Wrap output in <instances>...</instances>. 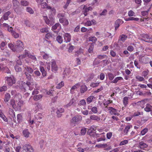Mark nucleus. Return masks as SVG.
<instances>
[{
	"label": "nucleus",
	"instance_id": "c85d7f7f",
	"mask_svg": "<svg viewBox=\"0 0 152 152\" xmlns=\"http://www.w3.org/2000/svg\"><path fill=\"white\" fill-rule=\"evenodd\" d=\"M0 117H1L4 121L5 122H7V119L4 115L2 111L1 110H0Z\"/></svg>",
	"mask_w": 152,
	"mask_h": 152
},
{
	"label": "nucleus",
	"instance_id": "39448f33",
	"mask_svg": "<svg viewBox=\"0 0 152 152\" xmlns=\"http://www.w3.org/2000/svg\"><path fill=\"white\" fill-rule=\"evenodd\" d=\"M24 150L27 152H34V150L33 147L29 144H26L23 146Z\"/></svg>",
	"mask_w": 152,
	"mask_h": 152
},
{
	"label": "nucleus",
	"instance_id": "864d4df0",
	"mask_svg": "<svg viewBox=\"0 0 152 152\" xmlns=\"http://www.w3.org/2000/svg\"><path fill=\"white\" fill-rule=\"evenodd\" d=\"M12 3L13 6L15 7H17L18 6L19 2L17 0H13Z\"/></svg>",
	"mask_w": 152,
	"mask_h": 152
},
{
	"label": "nucleus",
	"instance_id": "e2e57ef3",
	"mask_svg": "<svg viewBox=\"0 0 152 152\" xmlns=\"http://www.w3.org/2000/svg\"><path fill=\"white\" fill-rule=\"evenodd\" d=\"M128 142V140H125L121 141L120 144V145H123L127 144Z\"/></svg>",
	"mask_w": 152,
	"mask_h": 152
},
{
	"label": "nucleus",
	"instance_id": "5fc2aeb1",
	"mask_svg": "<svg viewBox=\"0 0 152 152\" xmlns=\"http://www.w3.org/2000/svg\"><path fill=\"white\" fill-rule=\"evenodd\" d=\"M104 98V97L103 96H99V99L100 100L98 102L100 104H102L104 100H105Z\"/></svg>",
	"mask_w": 152,
	"mask_h": 152
},
{
	"label": "nucleus",
	"instance_id": "c9c22d12",
	"mask_svg": "<svg viewBox=\"0 0 152 152\" xmlns=\"http://www.w3.org/2000/svg\"><path fill=\"white\" fill-rule=\"evenodd\" d=\"M125 20L126 21H128L129 20L138 21L139 20V18H135L134 17H129L125 19Z\"/></svg>",
	"mask_w": 152,
	"mask_h": 152
},
{
	"label": "nucleus",
	"instance_id": "49530a36",
	"mask_svg": "<svg viewBox=\"0 0 152 152\" xmlns=\"http://www.w3.org/2000/svg\"><path fill=\"white\" fill-rule=\"evenodd\" d=\"M15 69L16 72H20L22 71V68L16 64L15 66Z\"/></svg>",
	"mask_w": 152,
	"mask_h": 152
},
{
	"label": "nucleus",
	"instance_id": "412c9836",
	"mask_svg": "<svg viewBox=\"0 0 152 152\" xmlns=\"http://www.w3.org/2000/svg\"><path fill=\"white\" fill-rule=\"evenodd\" d=\"M23 134L24 137L26 138H28L29 136L30 133L28 129H25L23 131Z\"/></svg>",
	"mask_w": 152,
	"mask_h": 152
},
{
	"label": "nucleus",
	"instance_id": "423d86ee",
	"mask_svg": "<svg viewBox=\"0 0 152 152\" xmlns=\"http://www.w3.org/2000/svg\"><path fill=\"white\" fill-rule=\"evenodd\" d=\"M23 44L22 42L19 40H18L16 41L15 47L17 49H19V50H18V51L22 50H23Z\"/></svg>",
	"mask_w": 152,
	"mask_h": 152
},
{
	"label": "nucleus",
	"instance_id": "8fccbe9b",
	"mask_svg": "<svg viewBox=\"0 0 152 152\" xmlns=\"http://www.w3.org/2000/svg\"><path fill=\"white\" fill-rule=\"evenodd\" d=\"M36 90L35 89V90L33 91L32 93V94L33 95H34L35 94H38L39 93V91H38V90H39V87L37 86L36 88Z\"/></svg>",
	"mask_w": 152,
	"mask_h": 152
},
{
	"label": "nucleus",
	"instance_id": "7c9ffc66",
	"mask_svg": "<svg viewBox=\"0 0 152 152\" xmlns=\"http://www.w3.org/2000/svg\"><path fill=\"white\" fill-rule=\"evenodd\" d=\"M24 70H26L30 74H32L33 72V70L31 68L28 66H26L25 67Z\"/></svg>",
	"mask_w": 152,
	"mask_h": 152
},
{
	"label": "nucleus",
	"instance_id": "aec40b11",
	"mask_svg": "<svg viewBox=\"0 0 152 152\" xmlns=\"http://www.w3.org/2000/svg\"><path fill=\"white\" fill-rule=\"evenodd\" d=\"M64 111V110L63 108H58L56 112L58 117H61V114L63 113Z\"/></svg>",
	"mask_w": 152,
	"mask_h": 152
},
{
	"label": "nucleus",
	"instance_id": "a18cd8bd",
	"mask_svg": "<svg viewBox=\"0 0 152 152\" xmlns=\"http://www.w3.org/2000/svg\"><path fill=\"white\" fill-rule=\"evenodd\" d=\"M148 129L147 128H145L141 131L140 134L142 135H144L148 132Z\"/></svg>",
	"mask_w": 152,
	"mask_h": 152
},
{
	"label": "nucleus",
	"instance_id": "473e14b6",
	"mask_svg": "<svg viewBox=\"0 0 152 152\" xmlns=\"http://www.w3.org/2000/svg\"><path fill=\"white\" fill-rule=\"evenodd\" d=\"M123 78L121 77H116L114 79L112 82V83H116L119 80H123Z\"/></svg>",
	"mask_w": 152,
	"mask_h": 152
},
{
	"label": "nucleus",
	"instance_id": "5701e85b",
	"mask_svg": "<svg viewBox=\"0 0 152 152\" xmlns=\"http://www.w3.org/2000/svg\"><path fill=\"white\" fill-rule=\"evenodd\" d=\"M43 116L42 114L41 113H39L37 115L36 117V118L37 120H40V121H39V123H42L43 122L42 118Z\"/></svg>",
	"mask_w": 152,
	"mask_h": 152
},
{
	"label": "nucleus",
	"instance_id": "de8ad7c7",
	"mask_svg": "<svg viewBox=\"0 0 152 152\" xmlns=\"http://www.w3.org/2000/svg\"><path fill=\"white\" fill-rule=\"evenodd\" d=\"M94 98L93 96H91L88 97L87 99V102L88 104H89L91 102Z\"/></svg>",
	"mask_w": 152,
	"mask_h": 152
},
{
	"label": "nucleus",
	"instance_id": "6e6552de",
	"mask_svg": "<svg viewBox=\"0 0 152 152\" xmlns=\"http://www.w3.org/2000/svg\"><path fill=\"white\" fill-rule=\"evenodd\" d=\"M108 110L110 114L111 115H119L118 110L113 107H109Z\"/></svg>",
	"mask_w": 152,
	"mask_h": 152
},
{
	"label": "nucleus",
	"instance_id": "13d9d810",
	"mask_svg": "<svg viewBox=\"0 0 152 152\" xmlns=\"http://www.w3.org/2000/svg\"><path fill=\"white\" fill-rule=\"evenodd\" d=\"M107 56L105 55H99L98 56L97 58L99 59H102L104 58H106Z\"/></svg>",
	"mask_w": 152,
	"mask_h": 152
},
{
	"label": "nucleus",
	"instance_id": "603ef678",
	"mask_svg": "<svg viewBox=\"0 0 152 152\" xmlns=\"http://www.w3.org/2000/svg\"><path fill=\"white\" fill-rule=\"evenodd\" d=\"M26 11L30 14H33L34 13L33 10L29 7H28L26 8Z\"/></svg>",
	"mask_w": 152,
	"mask_h": 152
},
{
	"label": "nucleus",
	"instance_id": "c756f323",
	"mask_svg": "<svg viewBox=\"0 0 152 152\" xmlns=\"http://www.w3.org/2000/svg\"><path fill=\"white\" fill-rule=\"evenodd\" d=\"M10 98V94L9 93H6L5 95L4 101L5 102H8Z\"/></svg>",
	"mask_w": 152,
	"mask_h": 152
},
{
	"label": "nucleus",
	"instance_id": "37998d69",
	"mask_svg": "<svg viewBox=\"0 0 152 152\" xmlns=\"http://www.w3.org/2000/svg\"><path fill=\"white\" fill-rule=\"evenodd\" d=\"M54 37V36L51 32L47 33L45 35L46 38H51Z\"/></svg>",
	"mask_w": 152,
	"mask_h": 152
},
{
	"label": "nucleus",
	"instance_id": "a19ab883",
	"mask_svg": "<svg viewBox=\"0 0 152 152\" xmlns=\"http://www.w3.org/2000/svg\"><path fill=\"white\" fill-rule=\"evenodd\" d=\"M75 101V99H72L69 102V103L67 104L65 106L67 107H68L72 105Z\"/></svg>",
	"mask_w": 152,
	"mask_h": 152
},
{
	"label": "nucleus",
	"instance_id": "bb28decb",
	"mask_svg": "<svg viewBox=\"0 0 152 152\" xmlns=\"http://www.w3.org/2000/svg\"><path fill=\"white\" fill-rule=\"evenodd\" d=\"M8 46L12 51L14 52L18 51V49L15 48L14 45L12 43L8 44Z\"/></svg>",
	"mask_w": 152,
	"mask_h": 152
},
{
	"label": "nucleus",
	"instance_id": "72a5a7b5",
	"mask_svg": "<svg viewBox=\"0 0 152 152\" xmlns=\"http://www.w3.org/2000/svg\"><path fill=\"white\" fill-rule=\"evenodd\" d=\"M15 101L13 99H12L10 101V104L11 105L12 107L15 109H16V106L15 105Z\"/></svg>",
	"mask_w": 152,
	"mask_h": 152
},
{
	"label": "nucleus",
	"instance_id": "a211bd4d",
	"mask_svg": "<svg viewBox=\"0 0 152 152\" xmlns=\"http://www.w3.org/2000/svg\"><path fill=\"white\" fill-rule=\"evenodd\" d=\"M30 55V54H29L28 51L27 50H25L24 54L19 56L18 57V58L20 59H22L23 58H26L27 57H28V56H29V55Z\"/></svg>",
	"mask_w": 152,
	"mask_h": 152
},
{
	"label": "nucleus",
	"instance_id": "79ce46f5",
	"mask_svg": "<svg viewBox=\"0 0 152 152\" xmlns=\"http://www.w3.org/2000/svg\"><path fill=\"white\" fill-rule=\"evenodd\" d=\"M136 79L138 81L141 82L145 81V78L142 77L140 76H137L135 77Z\"/></svg>",
	"mask_w": 152,
	"mask_h": 152
},
{
	"label": "nucleus",
	"instance_id": "f3484780",
	"mask_svg": "<svg viewBox=\"0 0 152 152\" xmlns=\"http://www.w3.org/2000/svg\"><path fill=\"white\" fill-rule=\"evenodd\" d=\"M80 86V84L78 83L72 86L70 89V93L72 94H73L74 93V90L79 88Z\"/></svg>",
	"mask_w": 152,
	"mask_h": 152
},
{
	"label": "nucleus",
	"instance_id": "f03ea898",
	"mask_svg": "<svg viewBox=\"0 0 152 152\" xmlns=\"http://www.w3.org/2000/svg\"><path fill=\"white\" fill-rule=\"evenodd\" d=\"M38 86V85L36 84H31V83L29 82H27L26 83H24L22 86L23 90L24 91H25L28 88L29 89L31 90H32L34 88L33 86H34L35 88Z\"/></svg>",
	"mask_w": 152,
	"mask_h": 152
},
{
	"label": "nucleus",
	"instance_id": "f704fd0d",
	"mask_svg": "<svg viewBox=\"0 0 152 152\" xmlns=\"http://www.w3.org/2000/svg\"><path fill=\"white\" fill-rule=\"evenodd\" d=\"M42 97V95L39 94L38 95H35L33 97L35 101H38Z\"/></svg>",
	"mask_w": 152,
	"mask_h": 152
},
{
	"label": "nucleus",
	"instance_id": "3c124183",
	"mask_svg": "<svg viewBox=\"0 0 152 152\" xmlns=\"http://www.w3.org/2000/svg\"><path fill=\"white\" fill-rule=\"evenodd\" d=\"M108 76L109 80H112L115 77L114 75L110 72L108 73Z\"/></svg>",
	"mask_w": 152,
	"mask_h": 152
},
{
	"label": "nucleus",
	"instance_id": "0eeeda50",
	"mask_svg": "<svg viewBox=\"0 0 152 152\" xmlns=\"http://www.w3.org/2000/svg\"><path fill=\"white\" fill-rule=\"evenodd\" d=\"M95 126H93L91 127L90 129L88 130L87 134L92 137H94L95 136Z\"/></svg>",
	"mask_w": 152,
	"mask_h": 152
},
{
	"label": "nucleus",
	"instance_id": "6e6d98bb",
	"mask_svg": "<svg viewBox=\"0 0 152 152\" xmlns=\"http://www.w3.org/2000/svg\"><path fill=\"white\" fill-rule=\"evenodd\" d=\"M40 31L42 33H47L48 31V29L47 28H43L40 29Z\"/></svg>",
	"mask_w": 152,
	"mask_h": 152
},
{
	"label": "nucleus",
	"instance_id": "f8f14e48",
	"mask_svg": "<svg viewBox=\"0 0 152 152\" xmlns=\"http://www.w3.org/2000/svg\"><path fill=\"white\" fill-rule=\"evenodd\" d=\"M51 69L53 72H55L58 70V67L56 64V62L55 61L51 62Z\"/></svg>",
	"mask_w": 152,
	"mask_h": 152
},
{
	"label": "nucleus",
	"instance_id": "09e8293b",
	"mask_svg": "<svg viewBox=\"0 0 152 152\" xmlns=\"http://www.w3.org/2000/svg\"><path fill=\"white\" fill-rule=\"evenodd\" d=\"M17 121L19 123H20L22 120V116L21 114H18L17 115Z\"/></svg>",
	"mask_w": 152,
	"mask_h": 152
},
{
	"label": "nucleus",
	"instance_id": "20e7f679",
	"mask_svg": "<svg viewBox=\"0 0 152 152\" xmlns=\"http://www.w3.org/2000/svg\"><path fill=\"white\" fill-rule=\"evenodd\" d=\"M6 83L10 86H12L15 83V80L14 78L12 77H6Z\"/></svg>",
	"mask_w": 152,
	"mask_h": 152
},
{
	"label": "nucleus",
	"instance_id": "4be33fe9",
	"mask_svg": "<svg viewBox=\"0 0 152 152\" xmlns=\"http://www.w3.org/2000/svg\"><path fill=\"white\" fill-rule=\"evenodd\" d=\"M10 14L11 12L10 11L5 13L3 16V19L5 20H8L9 18L8 17Z\"/></svg>",
	"mask_w": 152,
	"mask_h": 152
},
{
	"label": "nucleus",
	"instance_id": "69168bd1",
	"mask_svg": "<svg viewBox=\"0 0 152 152\" xmlns=\"http://www.w3.org/2000/svg\"><path fill=\"white\" fill-rule=\"evenodd\" d=\"M9 114L11 115L12 116H15V113L14 111L11 109H10L9 111Z\"/></svg>",
	"mask_w": 152,
	"mask_h": 152
},
{
	"label": "nucleus",
	"instance_id": "e433bc0d",
	"mask_svg": "<svg viewBox=\"0 0 152 152\" xmlns=\"http://www.w3.org/2000/svg\"><path fill=\"white\" fill-rule=\"evenodd\" d=\"M59 28L60 29L61 28V26L60 24L58 23H56L54 26H53L52 27V29L53 30H56L57 28Z\"/></svg>",
	"mask_w": 152,
	"mask_h": 152
},
{
	"label": "nucleus",
	"instance_id": "393cba45",
	"mask_svg": "<svg viewBox=\"0 0 152 152\" xmlns=\"http://www.w3.org/2000/svg\"><path fill=\"white\" fill-rule=\"evenodd\" d=\"M11 94L12 96H13L14 97H16L17 96H18L19 97H21V95L19 93H17L16 91L12 90L11 91Z\"/></svg>",
	"mask_w": 152,
	"mask_h": 152
},
{
	"label": "nucleus",
	"instance_id": "dca6fc26",
	"mask_svg": "<svg viewBox=\"0 0 152 152\" xmlns=\"http://www.w3.org/2000/svg\"><path fill=\"white\" fill-rule=\"evenodd\" d=\"M132 125H127L126 126L125 129L123 131L124 135H127L128 133L129 130L131 127H132Z\"/></svg>",
	"mask_w": 152,
	"mask_h": 152
},
{
	"label": "nucleus",
	"instance_id": "b1692460",
	"mask_svg": "<svg viewBox=\"0 0 152 152\" xmlns=\"http://www.w3.org/2000/svg\"><path fill=\"white\" fill-rule=\"evenodd\" d=\"M87 90V88L85 85H83L81 86L80 92L81 94H83Z\"/></svg>",
	"mask_w": 152,
	"mask_h": 152
},
{
	"label": "nucleus",
	"instance_id": "680f3d73",
	"mask_svg": "<svg viewBox=\"0 0 152 152\" xmlns=\"http://www.w3.org/2000/svg\"><path fill=\"white\" fill-rule=\"evenodd\" d=\"M87 129L86 128H83L81 130V134L82 135H85Z\"/></svg>",
	"mask_w": 152,
	"mask_h": 152
},
{
	"label": "nucleus",
	"instance_id": "7ed1b4c3",
	"mask_svg": "<svg viewBox=\"0 0 152 152\" xmlns=\"http://www.w3.org/2000/svg\"><path fill=\"white\" fill-rule=\"evenodd\" d=\"M43 19L46 23L49 26L53 25L54 23V19L51 17H49L48 19L47 16H43Z\"/></svg>",
	"mask_w": 152,
	"mask_h": 152
},
{
	"label": "nucleus",
	"instance_id": "f257e3e1",
	"mask_svg": "<svg viewBox=\"0 0 152 152\" xmlns=\"http://www.w3.org/2000/svg\"><path fill=\"white\" fill-rule=\"evenodd\" d=\"M82 120V117L80 115H76L71 120V125H74L75 126V124L79 123Z\"/></svg>",
	"mask_w": 152,
	"mask_h": 152
},
{
	"label": "nucleus",
	"instance_id": "4468645a",
	"mask_svg": "<svg viewBox=\"0 0 152 152\" xmlns=\"http://www.w3.org/2000/svg\"><path fill=\"white\" fill-rule=\"evenodd\" d=\"M59 22L63 24L64 26H67L69 23L68 20L65 18H62L59 19Z\"/></svg>",
	"mask_w": 152,
	"mask_h": 152
},
{
	"label": "nucleus",
	"instance_id": "ea45409f",
	"mask_svg": "<svg viewBox=\"0 0 152 152\" xmlns=\"http://www.w3.org/2000/svg\"><path fill=\"white\" fill-rule=\"evenodd\" d=\"M35 106L36 109V110L37 111H38L39 110H41L42 109L41 105L39 103L35 104Z\"/></svg>",
	"mask_w": 152,
	"mask_h": 152
},
{
	"label": "nucleus",
	"instance_id": "9d476101",
	"mask_svg": "<svg viewBox=\"0 0 152 152\" xmlns=\"http://www.w3.org/2000/svg\"><path fill=\"white\" fill-rule=\"evenodd\" d=\"M124 23L123 21L121 19H118L116 20L115 23V30H116L119 27L120 25L121 24L123 23Z\"/></svg>",
	"mask_w": 152,
	"mask_h": 152
},
{
	"label": "nucleus",
	"instance_id": "9b49d317",
	"mask_svg": "<svg viewBox=\"0 0 152 152\" xmlns=\"http://www.w3.org/2000/svg\"><path fill=\"white\" fill-rule=\"evenodd\" d=\"M85 5H84L83 9V12L85 16H87L88 15V12L89 10H92V8L91 7H86Z\"/></svg>",
	"mask_w": 152,
	"mask_h": 152
},
{
	"label": "nucleus",
	"instance_id": "ddd939ff",
	"mask_svg": "<svg viewBox=\"0 0 152 152\" xmlns=\"http://www.w3.org/2000/svg\"><path fill=\"white\" fill-rule=\"evenodd\" d=\"M104 134V132H103L100 134H98L96 133V137H99V135H101V137L97 139V142H99L102 141H104L105 140V136L103 134Z\"/></svg>",
	"mask_w": 152,
	"mask_h": 152
},
{
	"label": "nucleus",
	"instance_id": "a878e982",
	"mask_svg": "<svg viewBox=\"0 0 152 152\" xmlns=\"http://www.w3.org/2000/svg\"><path fill=\"white\" fill-rule=\"evenodd\" d=\"M129 97L125 96L123 98V103L125 107H126L128 103V100Z\"/></svg>",
	"mask_w": 152,
	"mask_h": 152
},
{
	"label": "nucleus",
	"instance_id": "6ab92c4d",
	"mask_svg": "<svg viewBox=\"0 0 152 152\" xmlns=\"http://www.w3.org/2000/svg\"><path fill=\"white\" fill-rule=\"evenodd\" d=\"M148 145L144 142L141 141L139 143V147L141 149H144L148 147Z\"/></svg>",
	"mask_w": 152,
	"mask_h": 152
},
{
	"label": "nucleus",
	"instance_id": "cd10ccee",
	"mask_svg": "<svg viewBox=\"0 0 152 152\" xmlns=\"http://www.w3.org/2000/svg\"><path fill=\"white\" fill-rule=\"evenodd\" d=\"M40 70L42 73V74L43 77L46 76L47 75V72L44 69V67L42 66H40Z\"/></svg>",
	"mask_w": 152,
	"mask_h": 152
},
{
	"label": "nucleus",
	"instance_id": "4d7b16f0",
	"mask_svg": "<svg viewBox=\"0 0 152 152\" xmlns=\"http://www.w3.org/2000/svg\"><path fill=\"white\" fill-rule=\"evenodd\" d=\"M7 88L6 86H3L0 87V92L5 91L7 90Z\"/></svg>",
	"mask_w": 152,
	"mask_h": 152
},
{
	"label": "nucleus",
	"instance_id": "4c0bfd02",
	"mask_svg": "<svg viewBox=\"0 0 152 152\" xmlns=\"http://www.w3.org/2000/svg\"><path fill=\"white\" fill-rule=\"evenodd\" d=\"M149 72L148 70L147 71H144L142 72V76H143L145 79H148V77L147 76Z\"/></svg>",
	"mask_w": 152,
	"mask_h": 152
},
{
	"label": "nucleus",
	"instance_id": "338daca9",
	"mask_svg": "<svg viewBox=\"0 0 152 152\" xmlns=\"http://www.w3.org/2000/svg\"><path fill=\"white\" fill-rule=\"evenodd\" d=\"M92 25L91 22L90 21H88L84 23V25L86 26H91Z\"/></svg>",
	"mask_w": 152,
	"mask_h": 152
},
{
	"label": "nucleus",
	"instance_id": "1a4fd4ad",
	"mask_svg": "<svg viewBox=\"0 0 152 152\" xmlns=\"http://www.w3.org/2000/svg\"><path fill=\"white\" fill-rule=\"evenodd\" d=\"M16 103L17 104L16 105V109L18 110H20L21 108V107L23 106L24 104L23 101L21 99H20L18 101H16Z\"/></svg>",
	"mask_w": 152,
	"mask_h": 152
},
{
	"label": "nucleus",
	"instance_id": "2eb2a0df",
	"mask_svg": "<svg viewBox=\"0 0 152 152\" xmlns=\"http://www.w3.org/2000/svg\"><path fill=\"white\" fill-rule=\"evenodd\" d=\"M144 110L147 112H152V106L150 104H146V107L144 108Z\"/></svg>",
	"mask_w": 152,
	"mask_h": 152
},
{
	"label": "nucleus",
	"instance_id": "774afa93",
	"mask_svg": "<svg viewBox=\"0 0 152 152\" xmlns=\"http://www.w3.org/2000/svg\"><path fill=\"white\" fill-rule=\"evenodd\" d=\"M134 14V12L132 10H130L129 11L128 13V15L129 17L133 16Z\"/></svg>",
	"mask_w": 152,
	"mask_h": 152
},
{
	"label": "nucleus",
	"instance_id": "052dcab7",
	"mask_svg": "<svg viewBox=\"0 0 152 152\" xmlns=\"http://www.w3.org/2000/svg\"><path fill=\"white\" fill-rule=\"evenodd\" d=\"M12 34L14 36L15 38H18L19 37V34L16 33L15 31H12Z\"/></svg>",
	"mask_w": 152,
	"mask_h": 152
},
{
	"label": "nucleus",
	"instance_id": "c03bdc74",
	"mask_svg": "<svg viewBox=\"0 0 152 152\" xmlns=\"http://www.w3.org/2000/svg\"><path fill=\"white\" fill-rule=\"evenodd\" d=\"M22 5L24 6H28L29 4V2L25 0H22L20 2Z\"/></svg>",
	"mask_w": 152,
	"mask_h": 152
},
{
	"label": "nucleus",
	"instance_id": "58836bf2",
	"mask_svg": "<svg viewBox=\"0 0 152 152\" xmlns=\"http://www.w3.org/2000/svg\"><path fill=\"white\" fill-rule=\"evenodd\" d=\"M64 86V83L63 81L59 83L56 86V88L57 89H60L62 87Z\"/></svg>",
	"mask_w": 152,
	"mask_h": 152
},
{
	"label": "nucleus",
	"instance_id": "2f4dec72",
	"mask_svg": "<svg viewBox=\"0 0 152 152\" xmlns=\"http://www.w3.org/2000/svg\"><path fill=\"white\" fill-rule=\"evenodd\" d=\"M86 100L83 99H82L80 101L78 104V105L80 106H85L86 105Z\"/></svg>",
	"mask_w": 152,
	"mask_h": 152
},
{
	"label": "nucleus",
	"instance_id": "0e129e2a",
	"mask_svg": "<svg viewBox=\"0 0 152 152\" xmlns=\"http://www.w3.org/2000/svg\"><path fill=\"white\" fill-rule=\"evenodd\" d=\"M142 112H140L137 111V112L134 113H133V116L134 117L137 116H139L140 115H142Z\"/></svg>",
	"mask_w": 152,
	"mask_h": 152
},
{
	"label": "nucleus",
	"instance_id": "bf43d9fd",
	"mask_svg": "<svg viewBox=\"0 0 152 152\" xmlns=\"http://www.w3.org/2000/svg\"><path fill=\"white\" fill-rule=\"evenodd\" d=\"M113 101L111 100H108L105 101L104 103V106H106V107H107V106L110 103H113Z\"/></svg>",
	"mask_w": 152,
	"mask_h": 152
}]
</instances>
